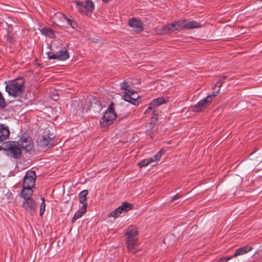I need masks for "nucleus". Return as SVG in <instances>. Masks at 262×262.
Here are the masks:
<instances>
[{"mask_svg": "<svg viewBox=\"0 0 262 262\" xmlns=\"http://www.w3.org/2000/svg\"><path fill=\"white\" fill-rule=\"evenodd\" d=\"M25 80L22 78L9 81L5 89L10 96L13 97L19 96L22 94L24 89Z\"/></svg>", "mask_w": 262, "mask_h": 262, "instance_id": "1", "label": "nucleus"}, {"mask_svg": "<svg viewBox=\"0 0 262 262\" xmlns=\"http://www.w3.org/2000/svg\"><path fill=\"white\" fill-rule=\"evenodd\" d=\"M126 243L129 251H132L138 245V230L135 227L128 228L126 234Z\"/></svg>", "mask_w": 262, "mask_h": 262, "instance_id": "2", "label": "nucleus"}, {"mask_svg": "<svg viewBox=\"0 0 262 262\" xmlns=\"http://www.w3.org/2000/svg\"><path fill=\"white\" fill-rule=\"evenodd\" d=\"M113 103L108 106L107 110L104 113L100 122L102 125L107 126L110 125L114 120L117 116L113 108Z\"/></svg>", "mask_w": 262, "mask_h": 262, "instance_id": "3", "label": "nucleus"}, {"mask_svg": "<svg viewBox=\"0 0 262 262\" xmlns=\"http://www.w3.org/2000/svg\"><path fill=\"white\" fill-rule=\"evenodd\" d=\"M17 143L19 146L26 152H30L33 149V142L27 134L23 135Z\"/></svg>", "mask_w": 262, "mask_h": 262, "instance_id": "4", "label": "nucleus"}, {"mask_svg": "<svg viewBox=\"0 0 262 262\" xmlns=\"http://www.w3.org/2000/svg\"><path fill=\"white\" fill-rule=\"evenodd\" d=\"M79 10L86 15H89L94 8L92 1H75Z\"/></svg>", "mask_w": 262, "mask_h": 262, "instance_id": "5", "label": "nucleus"}, {"mask_svg": "<svg viewBox=\"0 0 262 262\" xmlns=\"http://www.w3.org/2000/svg\"><path fill=\"white\" fill-rule=\"evenodd\" d=\"M48 58L49 59H57L58 60L64 61L69 57V54L66 48H63L62 50L53 53L50 52L47 53Z\"/></svg>", "mask_w": 262, "mask_h": 262, "instance_id": "6", "label": "nucleus"}, {"mask_svg": "<svg viewBox=\"0 0 262 262\" xmlns=\"http://www.w3.org/2000/svg\"><path fill=\"white\" fill-rule=\"evenodd\" d=\"M36 178V176L34 171H27L24 176L22 186L33 188L35 185Z\"/></svg>", "mask_w": 262, "mask_h": 262, "instance_id": "7", "label": "nucleus"}, {"mask_svg": "<svg viewBox=\"0 0 262 262\" xmlns=\"http://www.w3.org/2000/svg\"><path fill=\"white\" fill-rule=\"evenodd\" d=\"M6 153L8 156L17 159L21 156V149L17 143L12 142L9 143Z\"/></svg>", "mask_w": 262, "mask_h": 262, "instance_id": "8", "label": "nucleus"}, {"mask_svg": "<svg viewBox=\"0 0 262 262\" xmlns=\"http://www.w3.org/2000/svg\"><path fill=\"white\" fill-rule=\"evenodd\" d=\"M133 207V206L132 204L126 202H123L121 206H119L115 210L111 212L108 216L117 217L121 213H125L132 209Z\"/></svg>", "mask_w": 262, "mask_h": 262, "instance_id": "9", "label": "nucleus"}, {"mask_svg": "<svg viewBox=\"0 0 262 262\" xmlns=\"http://www.w3.org/2000/svg\"><path fill=\"white\" fill-rule=\"evenodd\" d=\"M55 136L53 134L43 135L40 138L38 143L41 146H51L54 145Z\"/></svg>", "mask_w": 262, "mask_h": 262, "instance_id": "10", "label": "nucleus"}, {"mask_svg": "<svg viewBox=\"0 0 262 262\" xmlns=\"http://www.w3.org/2000/svg\"><path fill=\"white\" fill-rule=\"evenodd\" d=\"M138 94L134 90H128L124 93L123 96L124 99L127 102L136 105L138 102V99L139 98Z\"/></svg>", "mask_w": 262, "mask_h": 262, "instance_id": "11", "label": "nucleus"}, {"mask_svg": "<svg viewBox=\"0 0 262 262\" xmlns=\"http://www.w3.org/2000/svg\"><path fill=\"white\" fill-rule=\"evenodd\" d=\"M23 207L31 215H34L36 212V204L33 199L25 200Z\"/></svg>", "mask_w": 262, "mask_h": 262, "instance_id": "12", "label": "nucleus"}, {"mask_svg": "<svg viewBox=\"0 0 262 262\" xmlns=\"http://www.w3.org/2000/svg\"><path fill=\"white\" fill-rule=\"evenodd\" d=\"M128 25L133 30L137 32H141L143 30V23L135 18H133L128 21Z\"/></svg>", "mask_w": 262, "mask_h": 262, "instance_id": "13", "label": "nucleus"}, {"mask_svg": "<svg viewBox=\"0 0 262 262\" xmlns=\"http://www.w3.org/2000/svg\"><path fill=\"white\" fill-rule=\"evenodd\" d=\"M210 103L209 97H206L193 106V111L195 112H200L205 110Z\"/></svg>", "mask_w": 262, "mask_h": 262, "instance_id": "14", "label": "nucleus"}, {"mask_svg": "<svg viewBox=\"0 0 262 262\" xmlns=\"http://www.w3.org/2000/svg\"><path fill=\"white\" fill-rule=\"evenodd\" d=\"M166 100L164 98H158L154 99L148 106L147 108L145 111L144 114H147L149 111L148 110H151L152 108H154V106L158 107L159 105L164 104L166 102Z\"/></svg>", "mask_w": 262, "mask_h": 262, "instance_id": "15", "label": "nucleus"}, {"mask_svg": "<svg viewBox=\"0 0 262 262\" xmlns=\"http://www.w3.org/2000/svg\"><path fill=\"white\" fill-rule=\"evenodd\" d=\"M10 130L8 126L0 124V142L7 140L9 136Z\"/></svg>", "mask_w": 262, "mask_h": 262, "instance_id": "16", "label": "nucleus"}, {"mask_svg": "<svg viewBox=\"0 0 262 262\" xmlns=\"http://www.w3.org/2000/svg\"><path fill=\"white\" fill-rule=\"evenodd\" d=\"M202 25L195 21H188L187 20H183L181 21V28H185L186 29H194L201 27Z\"/></svg>", "mask_w": 262, "mask_h": 262, "instance_id": "17", "label": "nucleus"}, {"mask_svg": "<svg viewBox=\"0 0 262 262\" xmlns=\"http://www.w3.org/2000/svg\"><path fill=\"white\" fill-rule=\"evenodd\" d=\"M180 27V25L178 23L169 24L163 27L162 33H167L168 32H174L178 30Z\"/></svg>", "mask_w": 262, "mask_h": 262, "instance_id": "18", "label": "nucleus"}, {"mask_svg": "<svg viewBox=\"0 0 262 262\" xmlns=\"http://www.w3.org/2000/svg\"><path fill=\"white\" fill-rule=\"evenodd\" d=\"M22 188L21 196L25 200H27V199H32L31 196L33 194L32 188L22 186Z\"/></svg>", "mask_w": 262, "mask_h": 262, "instance_id": "19", "label": "nucleus"}, {"mask_svg": "<svg viewBox=\"0 0 262 262\" xmlns=\"http://www.w3.org/2000/svg\"><path fill=\"white\" fill-rule=\"evenodd\" d=\"M224 83V81L223 80H220L219 81H217L215 84V89H216V91H213L212 92V93L208 95L207 97H209V101L211 102L212 100V99L214 98L215 96H216L219 93V92L220 91V89Z\"/></svg>", "mask_w": 262, "mask_h": 262, "instance_id": "20", "label": "nucleus"}, {"mask_svg": "<svg viewBox=\"0 0 262 262\" xmlns=\"http://www.w3.org/2000/svg\"><path fill=\"white\" fill-rule=\"evenodd\" d=\"M88 194L87 190H84L80 192L79 194V201L82 204V206L86 208L88 205L86 195Z\"/></svg>", "mask_w": 262, "mask_h": 262, "instance_id": "21", "label": "nucleus"}, {"mask_svg": "<svg viewBox=\"0 0 262 262\" xmlns=\"http://www.w3.org/2000/svg\"><path fill=\"white\" fill-rule=\"evenodd\" d=\"M252 249V247L245 246L242 248H240L236 250L234 254L233 255V257H235L238 255L244 254L248 252L251 251Z\"/></svg>", "mask_w": 262, "mask_h": 262, "instance_id": "22", "label": "nucleus"}, {"mask_svg": "<svg viewBox=\"0 0 262 262\" xmlns=\"http://www.w3.org/2000/svg\"><path fill=\"white\" fill-rule=\"evenodd\" d=\"M86 211V208L84 206H82L81 208L75 213L72 220V222H75L78 219L81 217Z\"/></svg>", "mask_w": 262, "mask_h": 262, "instance_id": "23", "label": "nucleus"}, {"mask_svg": "<svg viewBox=\"0 0 262 262\" xmlns=\"http://www.w3.org/2000/svg\"><path fill=\"white\" fill-rule=\"evenodd\" d=\"M66 16L64 14L58 12L54 14L52 19H53V22L56 21L57 23L62 24L64 23Z\"/></svg>", "mask_w": 262, "mask_h": 262, "instance_id": "24", "label": "nucleus"}, {"mask_svg": "<svg viewBox=\"0 0 262 262\" xmlns=\"http://www.w3.org/2000/svg\"><path fill=\"white\" fill-rule=\"evenodd\" d=\"M64 22H66L67 25L70 26L73 29H75L77 27L76 22L73 20L71 17H68L66 16Z\"/></svg>", "mask_w": 262, "mask_h": 262, "instance_id": "25", "label": "nucleus"}, {"mask_svg": "<svg viewBox=\"0 0 262 262\" xmlns=\"http://www.w3.org/2000/svg\"><path fill=\"white\" fill-rule=\"evenodd\" d=\"M41 32L42 34L51 38H54L55 36L54 32L51 29L44 28L42 29Z\"/></svg>", "mask_w": 262, "mask_h": 262, "instance_id": "26", "label": "nucleus"}, {"mask_svg": "<svg viewBox=\"0 0 262 262\" xmlns=\"http://www.w3.org/2000/svg\"><path fill=\"white\" fill-rule=\"evenodd\" d=\"M45 207H46V204H45V199L44 198H41V203L40 207V210H39V214L40 216H41L45 210Z\"/></svg>", "mask_w": 262, "mask_h": 262, "instance_id": "27", "label": "nucleus"}, {"mask_svg": "<svg viewBox=\"0 0 262 262\" xmlns=\"http://www.w3.org/2000/svg\"><path fill=\"white\" fill-rule=\"evenodd\" d=\"M149 112L147 113H149L151 111H152V116L151 117L152 118H155L157 119V116L158 114V109L156 106H154V108H152L151 110H148Z\"/></svg>", "mask_w": 262, "mask_h": 262, "instance_id": "28", "label": "nucleus"}, {"mask_svg": "<svg viewBox=\"0 0 262 262\" xmlns=\"http://www.w3.org/2000/svg\"><path fill=\"white\" fill-rule=\"evenodd\" d=\"M120 86L121 89L122 90H125V92H127L128 90H130L129 85L125 81H123V82H122L120 84Z\"/></svg>", "mask_w": 262, "mask_h": 262, "instance_id": "29", "label": "nucleus"}, {"mask_svg": "<svg viewBox=\"0 0 262 262\" xmlns=\"http://www.w3.org/2000/svg\"><path fill=\"white\" fill-rule=\"evenodd\" d=\"M163 154V150H160L157 154H156L154 157V160L156 162L159 161L161 156Z\"/></svg>", "mask_w": 262, "mask_h": 262, "instance_id": "30", "label": "nucleus"}, {"mask_svg": "<svg viewBox=\"0 0 262 262\" xmlns=\"http://www.w3.org/2000/svg\"><path fill=\"white\" fill-rule=\"evenodd\" d=\"M139 166L140 167L146 166L149 165V162L147 159H144L142 160L138 164Z\"/></svg>", "mask_w": 262, "mask_h": 262, "instance_id": "31", "label": "nucleus"}, {"mask_svg": "<svg viewBox=\"0 0 262 262\" xmlns=\"http://www.w3.org/2000/svg\"><path fill=\"white\" fill-rule=\"evenodd\" d=\"M147 160L149 162V164H151L154 162H156L155 160H154V158H153V157L147 159Z\"/></svg>", "mask_w": 262, "mask_h": 262, "instance_id": "32", "label": "nucleus"}, {"mask_svg": "<svg viewBox=\"0 0 262 262\" xmlns=\"http://www.w3.org/2000/svg\"><path fill=\"white\" fill-rule=\"evenodd\" d=\"M179 198L180 195L178 194H177L172 198V199H171V202H174V201L179 199Z\"/></svg>", "mask_w": 262, "mask_h": 262, "instance_id": "33", "label": "nucleus"}, {"mask_svg": "<svg viewBox=\"0 0 262 262\" xmlns=\"http://www.w3.org/2000/svg\"><path fill=\"white\" fill-rule=\"evenodd\" d=\"M53 99L54 100H56L58 99V96L57 95L54 96V97L53 98Z\"/></svg>", "mask_w": 262, "mask_h": 262, "instance_id": "34", "label": "nucleus"}, {"mask_svg": "<svg viewBox=\"0 0 262 262\" xmlns=\"http://www.w3.org/2000/svg\"><path fill=\"white\" fill-rule=\"evenodd\" d=\"M231 257H228L227 258V260H229V259H231Z\"/></svg>", "mask_w": 262, "mask_h": 262, "instance_id": "35", "label": "nucleus"}, {"mask_svg": "<svg viewBox=\"0 0 262 262\" xmlns=\"http://www.w3.org/2000/svg\"><path fill=\"white\" fill-rule=\"evenodd\" d=\"M226 78V76H224V77H223V79H225V78Z\"/></svg>", "mask_w": 262, "mask_h": 262, "instance_id": "36", "label": "nucleus"}, {"mask_svg": "<svg viewBox=\"0 0 262 262\" xmlns=\"http://www.w3.org/2000/svg\"><path fill=\"white\" fill-rule=\"evenodd\" d=\"M1 148H2V147L0 146V150L1 149Z\"/></svg>", "mask_w": 262, "mask_h": 262, "instance_id": "37", "label": "nucleus"}]
</instances>
